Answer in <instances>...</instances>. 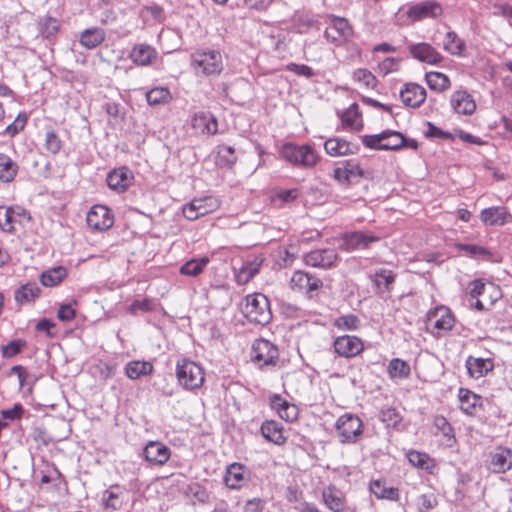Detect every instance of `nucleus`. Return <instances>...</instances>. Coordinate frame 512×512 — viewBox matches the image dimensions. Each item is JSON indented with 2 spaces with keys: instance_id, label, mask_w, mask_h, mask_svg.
I'll use <instances>...</instances> for the list:
<instances>
[{
  "instance_id": "9d476101",
  "label": "nucleus",
  "mask_w": 512,
  "mask_h": 512,
  "mask_svg": "<svg viewBox=\"0 0 512 512\" xmlns=\"http://www.w3.org/2000/svg\"><path fill=\"white\" fill-rule=\"evenodd\" d=\"M31 221L30 213L19 205L0 206V229L13 232L17 226H25Z\"/></svg>"
},
{
  "instance_id": "aec40b11",
  "label": "nucleus",
  "mask_w": 512,
  "mask_h": 512,
  "mask_svg": "<svg viewBox=\"0 0 512 512\" xmlns=\"http://www.w3.org/2000/svg\"><path fill=\"white\" fill-rule=\"evenodd\" d=\"M399 93L403 105L410 108L420 107L427 98L426 89L415 82L405 83Z\"/></svg>"
},
{
  "instance_id": "ddd939ff",
  "label": "nucleus",
  "mask_w": 512,
  "mask_h": 512,
  "mask_svg": "<svg viewBox=\"0 0 512 512\" xmlns=\"http://www.w3.org/2000/svg\"><path fill=\"white\" fill-rule=\"evenodd\" d=\"M333 350L339 357L352 359L364 352L365 344L360 337L345 334L334 339Z\"/></svg>"
},
{
  "instance_id": "bb28decb",
  "label": "nucleus",
  "mask_w": 512,
  "mask_h": 512,
  "mask_svg": "<svg viewBox=\"0 0 512 512\" xmlns=\"http://www.w3.org/2000/svg\"><path fill=\"white\" fill-rule=\"evenodd\" d=\"M263 438L276 446H284L288 437L284 433V427L276 420H265L260 426Z\"/></svg>"
},
{
  "instance_id": "6e6552de",
  "label": "nucleus",
  "mask_w": 512,
  "mask_h": 512,
  "mask_svg": "<svg viewBox=\"0 0 512 512\" xmlns=\"http://www.w3.org/2000/svg\"><path fill=\"white\" fill-rule=\"evenodd\" d=\"M335 430L342 444H354L363 435L364 424L359 416L345 413L336 420Z\"/></svg>"
},
{
  "instance_id": "c756f323",
  "label": "nucleus",
  "mask_w": 512,
  "mask_h": 512,
  "mask_svg": "<svg viewBox=\"0 0 512 512\" xmlns=\"http://www.w3.org/2000/svg\"><path fill=\"white\" fill-rule=\"evenodd\" d=\"M192 128L202 135H215L218 132V121L209 112H197L193 115Z\"/></svg>"
},
{
  "instance_id": "e433bc0d",
  "label": "nucleus",
  "mask_w": 512,
  "mask_h": 512,
  "mask_svg": "<svg viewBox=\"0 0 512 512\" xmlns=\"http://www.w3.org/2000/svg\"><path fill=\"white\" fill-rule=\"evenodd\" d=\"M125 375L131 380H137L141 377L150 376L154 372V365L151 361L132 360L124 367Z\"/></svg>"
},
{
  "instance_id": "cd10ccee",
  "label": "nucleus",
  "mask_w": 512,
  "mask_h": 512,
  "mask_svg": "<svg viewBox=\"0 0 512 512\" xmlns=\"http://www.w3.org/2000/svg\"><path fill=\"white\" fill-rule=\"evenodd\" d=\"M413 58L431 65L442 62L443 56L429 43L421 42L409 46Z\"/></svg>"
},
{
  "instance_id": "dca6fc26",
  "label": "nucleus",
  "mask_w": 512,
  "mask_h": 512,
  "mask_svg": "<svg viewBox=\"0 0 512 512\" xmlns=\"http://www.w3.org/2000/svg\"><path fill=\"white\" fill-rule=\"evenodd\" d=\"M329 26L325 30V36L332 42L342 43L353 35V28L346 18L329 15Z\"/></svg>"
},
{
  "instance_id": "8fccbe9b",
  "label": "nucleus",
  "mask_w": 512,
  "mask_h": 512,
  "mask_svg": "<svg viewBox=\"0 0 512 512\" xmlns=\"http://www.w3.org/2000/svg\"><path fill=\"white\" fill-rule=\"evenodd\" d=\"M434 425L444 437L445 446L453 447L456 444L457 440L454 433V429L448 422V420L442 415H437L434 417Z\"/></svg>"
},
{
  "instance_id": "680f3d73",
  "label": "nucleus",
  "mask_w": 512,
  "mask_h": 512,
  "mask_svg": "<svg viewBox=\"0 0 512 512\" xmlns=\"http://www.w3.org/2000/svg\"><path fill=\"white\" fill-rule=\"evenodd\" d=\"M27 122H28L27 114L25 112H20L16 116L14 121L5 128L4 133L6 135H8L9 137H14L18 133H20L21 131L24 130L25 126L27 125Z\"/></svg>"
},
{
  "instance_id": "603ef678",
  "label": "nucleus",
  "mask_w": 512,
  "mask_h": 512,
  "mask_svg": "<svg viewBox=\"0 0 512 512\" xmlns=\"http://www.w3.org/2000/svg\"><path fill=\"white\" fill-rule=\"evenodd\" d=\"M38 31L43 38L49 39L55 37L60 30V23L58 19L45 16L37 23Z\"/></svg>"
},
{
  "instance_id": "0e129e2a",
  "label": "nucleus",
  "mask_w": 512,
  "mask_h": 512,
  "mask_svg": "<svg viewBox=\"0 0 512 512\" xmlns=\"http://www.w3.org/2000/svg\"><path fill=\"white\" fill-rule=\"evenodd\" d=\"M63 142L55 131H48L45 135L44 147L51 154H58L62 149Z\"/></svg>"
},
{
  "instance_id": "2eb2a0df",
  "label": "nucleus",
  "mask_w": 512,
  "mask_h": 512,
  "mask_svg": "<svg viewBox=\"0 0 512 512\" xmlns=\"http://www.w3.org/2000/svg\"><path fill=\"white\" fill-rule=\"evenodd\" d=\"M332 177L341 184H350L364 177V171L355 160H344L336 164Z\"/></svg>"
},
{
  "instance_id": "9b49d317",
  "label": "nucleus",
  "mask_w": 512,
  "mask_h": 512,
  "mask_svg": "<svg viewBox=\"0 0 512 512\" xmlns=\"http://www.w3.org/2000/svg\"><path fill=\"white\" fill-rule=\"evenodd\" d=\"M114 221L113 211L101 204L92 206L86 215L88 227L96 232L108 231L114 225Z\"/></svg>"
},
{
  "instance_id": "e2e57ef3",
  "label": "nucleus",
  "mask_w": 512,
  "mask_h": 512,
  "mask_svg": "<svg viewBox=\"0 0 512 512\" xmlns=\"http://www.w3.org/2000/svg\"><path fill=\"white\" fill-rule=\"evenodd\" d=\"M454 247L470 257H488L491 255L486 248L475 244L456 243Z\"/></svg>"
},
{
  "instance_id": "bf43d9fd",
  "label": "nucleus",
  "mask_w": 512,
  "mask_h": 512,
  "mask_svg": "<svg viewBox=\"0 0 512 512\" xmlns=\"http://www.w3.org/2000/svg\"><path fill=\"white\" fill-rule=\"evenodd\" d=\"M333 325L343 331H355L361 326L360 319L354 314L342 315L334 320Z\"/></svg>"
},
{
  "instance_id": "49530a36",
  "label": "nucleus",
  "mask_w": 512,
  "mask_h": 512,
  "mask_svg": "<svg viewBox=\"0 0 512 512\" xmlns=\"http://www.w3.org/2000/svg\"><path fill=\"white\" fill-rule=\"evenodd\" d=\"M443 49L453 56L462 57L465 53V42L453 31L445 34L442 41Z\"/></svg>"
},
{
  "instance_id": "c03bdc74",
  "label": "nucleus",
  "mask_w": 512,
  "mask_h": 512,
  "mask_svg": "<svg viewBox=\"0 0 512 512\" xmlns=\"http://www.w3.org/2000/svg\"><path fill=\"white\" fill-rule=\"evenodd\" d=\"M18 164L7 154L0 153V182L10 183L18 174Z\"/></svg>"
},
{
  "instance_id": "72a5a7b5",
  "label": "nucleus",
  "mask_w": 512,
  "mask_h": 512,
  "mask_svg": "<svg viewBox=\"0 0 512 512\" xmlns=\"http://www.w3.org/2000/svg\"><path fill=\"white\" fill-rule=\"evenodd\" d=\"M157 55V51L152 46L137 44L132 48L129 57L138 66H148L156 60Z\"/></svg>"
},
{
  "instance_id": "3c124183",
  "label": "nucleus",
  "mask_w": 512,
  "mask_h": 512,
  "mask_svg": "<svg viewBox=\"0 0 512 512\" xmlns=\"http://www.w3.org/2000/svg\"><path fill=\"white\" fill-rule=\"evenodd\" d=\"M390 378L405 379L411 374V368L408 362L400 358H393L390 360L387 369Z\"/></svg>"
},
{
  "instance_id": "4d7b16f0",
  "label": "nucleus",
  "mask_w": 512,
  "mask_h": 512,
  "mask_svg": "<svg viewBox=\"0 0 512 512\" xmlns=\"http://www.w3.org/2000/svg\"><path fill=\"white\" fill-rule=\"evenodd\" d=\"M40 288L36 283L22 285L15 292V300L18 303H28L34 301L40 295Z\"/></svg>"
},
{
  "instance_id": "774afa93",
  "label": "nucleus",
  "mask_w": 512,
  "mask_h": 512,
  "mask_svg": "<svg viewBox=\"0 0 512 512\" xmlns=\"http://www.w3.org/2000/svg\"><path fill=\"white\" fill-rule=\"evenodd\" d=\"M400 61L394 57H387L378 64V71L383 76L399 70Z\"/></svg>"
},
{
  "instance_id": "c9c22d12",
  "label": "nucleus",
  "mask_w": 512,
  "mask_h": 512,
  "mask_svg": "<svg viewBox=\"0 0 512 512\" xmlns=\"http://www.w3.org/2000/svg\"><path fill=\"white\" fill-rule=\"evenodd\" d=\"M466 367L470 377L479 379L493 370L494 363L490 358H478L469 356L466 359Z\"/></svg>"
},
{
  "instance_id": "4c0bfd02",
  "label": "nucleus",
  "mask_w": 512,
  "mask_h": 512,
  "mask_svg": "<svg viewBox=\"0 0 512 512\" xmlns=\"http://www.w3.org/2000/svg\"><path fill=\"white\" fill-rule=\"evenodd\" d=\"M247 480L246 468L240 463L228 466L224 477L225 484L231 489H240Z\"/></svg>"
},
{
  "instance_id": "f3484780",
  "label": "nucleus",
  "mask_w": 512,
  "mask_h": 512,
  "mask_svg": "<svg viewBox=\"0 0 512 512\" xmlns=\"http://www.w3.org/2000/svg\"><path fill=\"white\" fill-rule=\"evenodd\" d=\"M143 457L150 466L162 467L171 457V449L160 441H149L143 449Z\"/></svg>"
},
{
  "instance_id": "f257e3e1",
  "label": "nucleus",
  "mask_w": 512,
  "mask_h": 512,
  "mask_svg": "<svg viewBox=\"0 0 512 512\" xmlns=\"http://www.w3.org/2000/svg\"><path fill=\"white\" fill-rule=\"evenodd\" d=\"M175 376L180 387L195 392L204 385L206 372L200 363L183 357L176 362Z\"/></svg>"
},
{
  "instance_id": "a211bd4d",
  "label": "nucleus",
  "mask_w": 512,
  "mask_h": 512,
  "mask_svg": "<svg viewBox=\"0 0 512 512\" xmlns=\"http://www.w3.org/2000/svg\"><path fill=\"white\" fill-rule=\"evenodd\" d=\"M458 401L460 410L471 417H476L484 409L483 397L468 388H459Z\"/></svg>"
},
{
  "instance_id": "39448f33",
  "label": "nucleus",
  "mask_w": 512,
  "mask_h": 512,
  "mask_svg": "<svg viewBox=\"0 0 512 512\" xmlns=\"http://www.w3.org/2000/svg\"><path fill=\"white\" fill-rule=\"evenodd\" d=\"M194 69L205 76L219 75L223 70V58L219 50L197 49L191 55Z\"/></svg>"
},
{
  "instance_id": "f8f14e48",
  "label": "nucleus",
  "mask_w": 512,
  "mask_h": 512,
  "mask_svg": "<svg viewBox=\"0 0 512 512\" xmlns=\"http://www.w3.org/2000/svg\"><path fill=\"white\" fill-rule=\"evenodd\" d=\"M290 287L293 291L303 293L309 298H313L323 287V282L313 274L297 270L292 274Z\"/></svg>"
},
{
  "instance_id": "7ed1b4c3",
  "label": "nucleus",
  "mask_w": 512,
  "mask_h": 512,
  "mask_svg": "<svg viewBox=\"0 0 512 512\" xmlns=\"http://www.w3.org/2000/svg\"><path fill=\"white\" fill-rule=\"evenodd\" d=\"M280 155L287 162L302 168H313L319 162L318 153L308 144L286 143L281 147Z\"/></svg>"
},
{
  "instance_id": "13d9d810",
  "label": "nucleus",
  "mask_w": 512,
  "mask_h": 512,
  "mask_svg": "<svg viewBox=\"0 0 512 512\" xmlns=\"http://www.w3.org/2000/svg\"><path fill=\"white\" fill-rule=\"evenodd\" d=\"M208 257L195 258L187 261L180 268V273L186 276H198L209 263Z\"/></svg>"
},
{
  "instance_id": "a878e982",
  "label": "nucleus",
  "mask_w": 512,
  "mask_h": 512,
  "mask_svg": "<svg viewBox=\"0 0 512 512\" xmlns=\"http://www.w3.org/2000/svg\"><path fill=\"white\" fill-rule=\"evenodd\" d=\"M338 255L333 249H317L304 255L306 265L316 268H330L337 261Z\"/></svg>"
},
{
  "instance_id": "a19ab883",
  "label": "nucleus",
  "mask_w": 512,
  "mask_h": 512,
  "mask_svg": "<svg viewBox=\"0 0 512 512\" xmlns=\"http://www.w3.org/2000/svg\"><path fill=\"white\" fill-rule=\"evenodd\" d=\"M379 419L387 428H393L397 431H403L406 429L403 417L395 407L387 406L382 408L379 414Z\"/></svg>"
},
{
  "instance_id": "338daca9",
  "label": "nucleus",
  "mask_w": 512,
  "mask_h": 512,
  "mask_svg": "<svg viewBox=\"0 0 512 512\" xmlns=\"http://www.w3.org/2000/svg\"><path fill=\"white\" fill-rule=\"evenodd\" d=\"M25 409L22 404L16 403L11 409L0 411V416L7 421L21 420L24 417Z\"/></svg>"
},
{
  "instance_id": "f03ea898",
  "label": "nucleus",
  "mask_w": 512,
  "mask_h": 512,
  "mask_svg": "<svg viewBox=\"0 0 512 512\" xmlns=\"http://www.w3.org/2000/svg\"><path fill=\"white\" fill-rule=\"evenodd\" d=\"M425 324L429 333L439 339L454 328L456 317L449 307L439 305L427 312Z\"/></svg>"
},
{
  "instance_id": "2f4dec72",
  "label": "nucleus",
  "mask_w": 512,
  "mask_h": 512,
  "mask_svg": "<svg viewBox=\"0 0 512 512\" xmlns=\"http://www.w3.org/2000/svg\"><path fill=\"white\" fill-rule=\"evenodd\" d=\"M369 491L379 500H389L398 502L400 500V491L396 487H387L383 479H374L369 483Z\"/></svg>"
},
{
  "instance_id": "58836bf2",
  "label": "nucleus",
  "mask_w": 512,
  "mask_h": 512,
  "mask_svg": "<svg viewBox=\"0 0 512 512\" xmlns=\"http://www.w3.org/2000/svg\"><path fill=\"white\" fill-rule=\"evenodd\" d=\"M106 39V32L99 27H92L83 30L79 37L81 46L86 49H94L100 46Z\"/></svg>"
},
{
  "instance_id": "b1692460",
  "label": "nucleus",
  "mask_w": 512,
  "mask_h": 512,
  "mask_svg": "<svg viewBox=\"0 0 512 512\" xmlns=\"http://www.w3.org/2000/svg\"><path fill=\"white\" fill-rule=\"evenodd\" d=\"M450 106L459 115H472L477 108L473 96L466 90H456L450 96Z\"/></svg>"
},
{
  "instance_id": "4468645a",
  "label": "nucleus",
  "mask_w": 512,
  "mask_h": 512,
  "mask_svg": "<svg viewBox=\"0 0 512 512\" xmlns=\"http://www.w3.org/2000/svg\"><path fill=\"white\" fill-rule=\"evenodd\" d=\"M220 207V201L213 196H206L192 200L183 207V215L188 220H196L216 211Z\"/></svg>"
},
{
  "instance_id": "7c9ffc66",
  "label": "nucleus",
  "mask_w": 512,
  "mask_h": 512,
  "mask_svg": "<svg viewBox=\"0 0 512 512\" xmlns=\"http://www.w3.org/2000/svg\"><path fill=\"white\" fill-rule=\"evenodd\" d=\"M324 505L333 512H344L346 497L334 485H329L322 490Z\"/></svg>"
},
{
  "instance_id": "473e14b6",
  "label": "nucleus",
  "mask_w": 512,
  "mask_h": 512,
  "mask_svg": "<svg viewBox=\"0 0 512 512\" xmlns=\"http://www.w3.org/2000/svg\"><path fill=\"white\" fill-rule=\"evenodd\" d=\"M264 258L255 256L252 260L246 261L235 273V279L238 284L248 283L260 271Z\"/></svg>"
},
{
  "instance_id": "a18cd8bd",
  "label": "nucleus",
  "mask_w": 512,
  "mask_h": 512,
  "mask_svg": "<svg viewBox=\"0 0 512 512\" xmlns=\"http://www.w3.org/2000/svg\"><path fill=\"white\" fill-rule=\"evenodd\" d=\"M425 81L428 87L435 92L442 93L451 88L450 78L438 71H430L425 74Z\"/></svg>"
},
{
  "instance_id": "5fc2aeb1",
  "label": "nucleus",
  "mask_w": 512,
  "mask_h": 512,
  "mask_svg": "<svg viewBox=\"0 0 512 512\" xmlns=\"http://www.w3.org/2000/svg\"><path fill=\"white\" fill-rule=\"evenodd\" d=\"M146 100L151 106L164 105L172 100V95L166 87H154L146 93Z\"/></svg>"
},
{
  "instance_id": "c85d7f7f",
  "label": "nucleus",
  "mask_w": 512,
  "mask_h": 512,
  "mask_svg": "<svg viewBox=\"0 0 512 512\" xmlns=\"http://www.w3.org/2000/svg\"><path fill=\"white\" fill-rule=\"evenodd\" d=\"M490 469L494 473H505L512 468V449L498 446L490 454Z\"/></svg>"
},
{
  "instance_id": "f704fd0d",
  "label": "nucleus",
  "mask_w": 512,
  "mask_h": 512,
  "mask_svg": "<svg viewBox=\"0 0 512 512\" xmlns=\"http://www.w3.org/2000/svg\"><path fill=\"white\" fill-rule=\"evenodd\" d=\"M133 180L132 173L127 168L115 169L107 175L108 186L119 192L125 191Z\"/></svg>"
},
{
  "instance_id": "6e6d98bb",
  "label": "nucleus",
  "mask_w": 512,
  "mask_h": 512,
  "mask_svg": "<svg viewBox=\"0 0 512 512\" xmlns=\"http://www.w3.org/2000/svg\"><path fill=\"white\" fill-rule=\"evenodd\" d=\"M66 276V269L59 266L43 272L40 276V282L44 286L53 287L60 284Z\"/></svg>"
},
{
  "instance_id": "ea45409f",
  "label": "nucleus",
  "mask_w": 512,
  "mask_h": 512,
  "mask_svg": "<svg viewBox=\"0 0 512 512\" xmlns=\"http://www.w3.org/2000/svg\"><path fill=\"white\" fill-rule=\"evenodd\" d=\"M406 456L412 466L424 470L429 474H433L437 467L435 459L425 452L410 450Z\"/></svg>"
},
{
  "instance_id": "412c9836",
  "label": "nucleus",
  "mask_w": 512,
  "mask_h": 512,
  "mask_svg": "<svg viewBox=\"0 0 512 512\" xmlns=\"http://www.w3.org/2000/svg\"><path fill=\"white\" fill-rule=\"evenodd\" d=\"M271 409L285 422L293 423L299 417V408L296 404L289 402L279 394L269 397Z\"/></svg>"
},
{
  "instance_id": "0eeeda50",
  "label": "nucleus",
  "mask_w": 512,
  "mask_h": 512,
  "mask_svg": "<svg viewBox=\"0 0 512 512\" xmlns=\"http://www.w3.org/2000/svg\"><path fill=\"white\" fill-rule=\"evenodd\" d=\"M242 311L250 322L257 324H266L271 318L269 300L261 293L247 295Z\"/></svg>"
},
{
  "instance_id": "1a4fd4ad",
  "label": "nucleus",
  "mask_w": 512,
  "mask_h": 512,
  "mask_svg": "<svg viewBox=\"0 0 512 512\" xmlns=\"http://www.w3.org/2000/svg\"><path fill=\"white\" fill-rule=\"evenodd\" d=\"M361 142L369 149L397 151L403 148L405 136L398 131L387 129L378 134L363 135Z\"/></svg>"
},
{
  "instance_id": "052dcab7",
  "label": "nucleus",
  "mask_w": 512,
  "mask_h": 512,
  "mask_svg": "<svg viewBox=\"0 0 512 512\" xmlns=\"http://www.w3.org/2000/svg\"><path fill=\"white\" fill-rule=\"evenodd\" d=\"M418 512H429L438 505L437 497L434 493L419 495L415 500Z\"/></svg>"
},
{
  "instance_id": "6ab92c4d",
  "label": "nucleus",
  "mask_w": 512,
  "mask_h": 512,
  "mask_svg": "<svg viewBox=\"0 0 512 512\" xmlns=\"http://www.w3.org/2000/svg\"><path fill=\"white\" fill-rule=\"evenodd\" d=\"M341 128L347 132H359L364 127L362 111L357 103H352L348 108L338 112Z\"/></svg>"
},
{
  "instance_id": "37998d69",
  "label": "nucleus",
  "mask_w": 512,
  "mask_h": 512,
  "mask_svg": "<svg viewBox=\"0 0 512 512\" xmlns=\"http://www.w3.org/2000/svg\"><path fill=\"white\" fill-rule=\"evenodd\" d=\"M397 274L389 269H378L371 275L374 286L379 291L390 292L396 280Z\"/></svg>"
},
{
  "instance_id": "864d4df0",
  "label": "nucleus",
  "mask_w": 512,
  "mask_h": 512,
  "mask_svg": "<svg viewBox=\"0 0 512 512\" xmlns=\"http://www.w3.org/2000/svg\"><path fill=\"white\" fill-rule=\"evenodd\" d=\"M104 504L106 508L118 510L124 502V495L119 485H113L104 492Z\"/></svg>"
},
{
  "instance_id": "09e8293b",
  "label": "nucleus",
  "mask_w": 512,
  "mask_h": 512,
  "mask_svg": "<svg viewBox=\"0 0 512 512\" xmlns=\"http://www.w3.org/2000/svg\"><path fill=\"white\" fill-rule=\"evenodd\" d=\"M237 162V156L233 147L218 145L216 148L215 164L220 168H231Z\"/></svg>"
},
{
  "instance_id": "4be33fe9",
  "label": "nucleus",
  "mask_w": 512,
  "mask_h": 512,
  "mask_svg": "<svg viewBox=\"0 0 512 512\" xmlns=\"http://www.w3.org/2000/svg\"><path fill=\"white\" fill-rule=\"evenodd\" d=\"M480 220L486 226H503L512 222V214L505 206H492L481 210Z\"/></svg>"
},
{
  "instance_id": "de8ad7c7",
  "label": "nucleus",
  "mask_w": 512,
  "mask_h": 512,
  "mask_svg": "<svg viewBox=\"0 0 512 512\" xmlns=\"http://www.w3.org/2000/svg\"><path fill=\"white\" fill-rule=\"evenodd\" d=\"M353 81L364 90H373L378 85L376 76L366 68H357L352 72Z\"/></svg>"
},
{
  "instance_id": "5701e85b",
  "label": "nucleus",
  "mask_w": 512,
  "mask_h": 512,
  "mask_svg": "<svg viewBox=\"0 0 512 512\" xmlns=\"http://www.w3.org/2000/svg\"><path fill=\"white\" fill-rule=\"evenodd\" d=\"M443 13L441 4L437 1H424L411 6L407 16L412 21H420L425 18H437Z\"/></svg>"
},
{
  "instance_id": "79ce46f5",
  "label": "nucleus",
  "mask_w": 512,
  "mask_h": 512,
  "mask_svg": "<svg viewBox=\"0 0 512 512\" xmlns=\"http://www.w3.org/2000/svg\"><path fill=\"white\" fill-rule=\"evenodd\" d=\"M324 149L330 156L338 157L354 153L352 144L342 138H329L324 143Z\"/></svg>"
},
{
  "instance_id": "20e7f679",
  "label": "nucleus",
  "mask_w": 512,
  "mask_h": 512,
  "mask_svg": "<svg viewBox=\"0 0 512 512\" xmlns=\"http://www.w3.org/2000/svg\"><path fill=\"white\" fill-rule=\"evenodd\" d=\"M469 295L476 298L474 307L479 310H488L502 297L501 288L491 282L476 279L470 284Z\"/></svg>"
},
{
  "instance_id": "393cba45",
  "label": "nucleus",
  "mask_w": 512,
  "mask_h": 512,
  "mask_svg": "<svg viewBox=\"0 0 512 512\" xmlns=\"http://www.w3.org/2000/svg\"><path fill=\"white\" fill-rule=\"evenodd\" d=\"M380 239L379 236L374 234L356 231L344 235L342 246L346 251L367 249L372 243L378 242Z\"/></svg>"
},
{
  "instance_id": "423d86ee",
  "label": "nucleus",
  "mask_w": 512,
  "mask_h": 512,
  "mask_svg": "<svg viewBox=\"0 0 512 512\" xmlns=\"http://www.w3.org/2000/svg\"><path fill=\"white\" fill-rule=\"evenodd\" d=\"M250 360L259 369L274 368L279 362V350L266 339H256L251 346Z\"/></svg>"
},
{
  "instance_id": "69168bd1",
  "label": "nucleus",
  "mask_w": 512,
  "mask_h": 512,
  "mask_svg": "<svg viewBox=\"0 0 512 512\" xmlns=\"http://www.w3.org/2000/svg\"><path fill=\"white\" fill-rule=\"evenodd\" d=\"M26 347V341L22 339H16L9 342L7 345L2 346L1 353L4 358H12Z\"/></svg>"
}]
</instances>
